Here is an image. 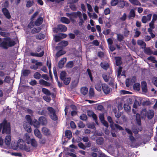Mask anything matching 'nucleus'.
<instances>
[{
	"mask_svg": "<svg viewBox=\"0 0 157 157\" xmlns=\"http://www.w3.org/2000/svg\"><path fill=\"white\" fill-rule=\"evenodd\" d=\"M124 107L125 110L127 112L129 111L131 109L130 106L127 104H124Z\"/></svg>",
	"mask_w": 157,
	"mask_h": 157,
	"instance_id": "obj_51",
	"label": "nucleus"
},
{
	"mask_svg": "<svg viewBox=\"0 0 157 157\" xmlns=\"http://www.w3.org/2000/svg\"><path fill=\"white\" fill-rule=\"evenodd\" d=\"M24 140L26 142L27 144H30L31 139H30L29 135L28 133H25L23 137Z\"/></svg>",
	"mask_w": 157,
	"mask_h": 157,
	"instance_id": "obj_14",
	"label": "nucleus"
},
{
	"mask_svg": "<svg viewBox=\"0 0 157 157\" xmlns=\"http://www.w3.org/2000/svg\"><path fill=\"white\" fill-rule=\"evenodd\" d=\"M44 54V52L42 51L40 53H37L31 52L30 53V55L33 56L41 57L43 56Z\"/></svg>",
	"mask_w": 157,
	"mask_h": 157,
	"instance_id": "obj_24",
	"label": "nucleus"
},
{
	"mask_svg": "<svg viewBox=\"0 0 157 157\" xmlns=\"http://www.w3.org/2000/svg\"><path fill=\"white\" fill-rule=\"evenodd\" d=\"M47 65L48 66V69H49V74L50 77L52 78V73L50 69L51 67V64L50 62H49V60L48 59L47 61Z\"/></svg>",
	"mask_w": 157,
	"mask_h": 157,
	"instance_id": "obj_33",
	"label": "nucleus"
},
{
	"mask_svg": "<svg viewBox=\"0 0 157 157\" xmlns=\"http://www.w3.org/2000/svg\"><path fill=\"white\" fill-rule=\"evenodd\" d=\"M42 17L39 18L35 22V25L36 26L40 25L42 22Z\"/></svg>",
	"mask_w": 157,
	"mask_h": 157,
	"instance_id": "obj_36",
	"label": "nucleus"
},
{
	"mask_svg": "<svg viewBox=\"0 0 157 157\" xmlns=\"http://www.w3.org/2000/svg\"><path fill=\"white\" fill-rule=\"evenodd\" d=\"M30 73V71L29 70H25L23 71V74L24 76H27Z\"/></svg>",
	"mask_w": 157,
	"mask_h": 157,
	"instance_id": "obj_59",
	"label": "nucleus"
},
{
	"mask_svg": "<svg viewBox=\"0 0 157 157\" xmlns=\"http://www.w3.org/2000/svg\"><path fill=\"white\" fill-rule=\"evenodd\" d=\"M34 77L35 78L38 79L40 78L41 75L39 73L36 72L34 74Z\"/></svg>",
	"mask_w": 157,
	"mask_h": 157,
	"instance_id": "obj_63",
	"label": "nucleus"
},
{
	"mask_svg": "<svg viewBox=\"0 0 157 157\" xmlns=\"http://www.w3.org/2000/svg\"><path fill=\"white\" fill-rule=\"evenodd\" d=\"M73 66V63L72 61H69L66 65L67 67L71 68Z\"/></svg>",
	"mask_w": 157,
	"mask_h": 157,
	"instance_id": "obj_58",
	"label": "nucleus"
},
{
	"mask_svg": "<svg viewBox=\"0 0 157 157\" xmlns=\"http://www.w3.org/2000/svg\"><path fill=\"white\" fill-rule=\"evenodd\" d=\"M154 23L155 22L153 21H151L149 24V28L148 29V30H152L153 29L155 28L154 26Z\"/></svg>",
	"mask_w": 157,
	"mask_h": 157,
	"instance_id": "obj_43",
	"label": "nucleus"
},
{
	"mask_svg": "<svg viewBox=\"0 0 157 157\" xmlns=\"http://www.w3.org/2000/svg\"><path fill=\"white\" fill-rule=\"evenodd\" d=\"M141 88L143 94H146L147 92V89L146 82L143 81L141 82Z\"/></svg>",
	"mask_w": 157,
	"mask_h": 157,
	"instance_id": "obj_9",
	"label": "nucleus"
},
{
	"mask_svg": "<svg viewBox=\"0 0 157 157\" xmlns=\"http://www.w3.org/2000/svg\"><path fill=\"white\" fill-rule=\"evenodd\" d=\"M136 119L138 125H140L141 124L140 118V115L139 114H137L136 115Z\"/></svg>",
	"mask_w": 157,
	"mask_h": 157,
	"instance_id": "obj_49",
	"label": "nucleus"
},
{
	"mask_svg": "<svg viewBox=\"0 0 157 157\" xmlns=\"http://www.w3.org/2000/svg\"><path fill=\"white\" fill-rule=\"evenodd\" d=\"M66 73L65 71H63L61 72L60 75V77L61 80H63L65 78H66Z\"/></svg>",
	"mask_w": 157,
	"mask_h": 157,
	"instance_id": "obj_46",
	"label": "nucleus"
},
{
	"mask_svg": "<svg viewBox=\"0 0 157 157\" xmlns=\"http://www.w3.org/2000/svg\"><path fill=\"white\" fill-rule=\"evenodd\" d=\"M17 143L18 148L23 150H24L27 152L30 151V148L26 145L25 142L22 139H19Z\"/></svg>",
	"mask_w": 157,
	"mask_h": 157,
	"instance_id": "obj_2",
	"label": "nucleus"
},
{
	"mask_svg": "<svg viewBox=\"0 0 157 157\" xmlns=\"http://www.w3.org/2000/svg\"><path fill=\"white\" fill-rule=\"evenodd\" d=\"M66 136L68 138H71L72 136V133L69 130H67L65 132Z\"/></svg>",
	"mask_w": 157,
	"mask_h": 157,
	"instance_id": "obj_42",
	"label": "nucleus"
},
{
	"mask_svg": "<svg viewBox=\"0 0 157 157\" xmlns=\"http://www.w3.org/2000/svg\"><path fill=\"white\" fill-rule=\"evenodd\" d=\"M116 64L117 66L120 65L121 63V57H115Z\"/></svg>",
	"mask_w": 157,
	"mask_h": 157,
	"instance_id": "obj_44",
	"label": "nucleus"
},
{
	"mask_svg": "<svg viewBox=\"0 0 157 157\" xmlns=\"http://www.w3.org/2000/svg\"><path fill=\"white\" fill-rule=\"evenodd\" d=\"M44 35L42 34H39L36 36V38L40 40L43 39L44 38Z\"/></svg>",
	"mask_w": 157,
	"mask_h": 157,
	"instance_id": "obj_60",
	"label": "nucleus"
},
{
	"mask_svg": "<svg viewBox=\"0 0 157 157\" xmlns=\"http://www.w3.org/2000/svg\"><path fill=\"white\" fill-rule=\"evenodd\" d=\"M11 141V136L10 135L6 136L5 139V143L7 145L10 144Z\"/></svg>",
	"mask_w": 157,
	"mask_h": 157,
	"instance_id": "obj_16",
	"label": "nucleus"
},
{
	"mask_svg": "<svg viewBox=\"0 0 157 157\" xmlns=\"http://www.w3.org/2000/svg\"><path fill=\"white\" fill-rule=\"evenodd\" d=\"M67 59L66 58H63L62 59L59 63V68H62L63 66L64 63L66 62Z\"/></svg>",
	"mask_w": 157,
	"mask_h": 157,
	"instance_id": "obj_19",
	"label": "nucleus"
},
{
	"mask_svg": "<svg viewBox=\"0 0 157 157\" xmlns=\"http://www.w3.org/2000/svg\"><path fill=\"white\" fill-rule=\"evenodd\" d=\"M61 21L63 23L68 24L69 23L70 21L67 18L64 17H62L60 19Z\"/></svg>",
	"mask_w": 157,
	"mask_h": 157,
	"instance_id": "obj_28",
	"label": "nucleus"
},
{
	"mask_svg": "<svg viewBox=\"0 0 157 157\" xmlns=\"http://www.w3.org/2000/svg\"><path fill=\"white\" fill-rule=\"evenodd\" d=\"M11 146L12 148L13 149L16 150L18 148V147L17 146V143H12L11 144Z\"/></svg>",
	"mask_w": 157,
	"mask_h": 157,
	"instance_id": "obj_56",
	"label": "nucleus"
},
{
	"mask_svg": "<svg viewBox=\"0 0 157 157\" xmlns=\"http://www.w3.org/2000/svg\"><path fill=\"white\" fill-rule=\"evenodd\" d=\"M88 16L89 17L93 19H96L98 17L97 15L94 13H91L90 12H88Z\"/></svg>",
	"mask_w": 157,
	"mask_h": 157,
	"instance_id": "obj_35",
	"label": "nucleus"
},
{
	"mask_svg": "<svg viewBox=\"0 0 157 157\" xmlns=\"http://www.w3.org/2000/svg\"><path fill=\"white\" fill-rule=\"evenodd\" d=\"M25 118L27 121L29 122V123L30 124H33V121H32V119L29 115H27L26 116Z\"/></svg>",
	"mask_w": 157,
	"mask_h": 157,
	"instance_id": "obj_47",
	"label": "nucleus"
},
{
	"mask_svg": "<svg viewBox=\"0 0 157 157\" xmlns=\"http://www.w3.org/2000/svg\"><path fill=\"white\" fill-rule=\"evenodd\" d=\"M39 120L40 123L42 125H45L47 124L46 119L43 117H40Z\"/></svg>",
	"mask_w": 157,
	"mask_h": 157,
	"instance_id": "obj_25",
	"label": "nucleus"
},
{
	"mask_svg": "<svg viewBox=\"0 0 157 157\" xmlns=\"http://www.w3.org/2000/svg\"><path fill=\"white\" fill-rule=\"evenodd\" d=\"M141 117L143 118H146L147 116V113L146 109H143L141 112Z\"/></svg>",
	"mask_w": 157,
	"mask_h": 157,
	"instance_id": "obj_34",
	"label": "nucleus"
},
{
	"mask_svg": "<svg viewBox=\"0 0 157 157\" xmlns=\"http://www.w3.org/2000/svg\"><path fill=\"white\" fill-rule=\"evenodd\" d=\"M148 60L150 61L153 63L157 62V60L155 59V58L153 56H151L148 57Z\"/></svg>",
	"mask_w": 157,
	"mask_h": 157,
	"instance_id": "obj_48",
	"label": "nucleus"
},
{
	"mask_svg": "<svg viewBox=\"0 0 157 157\" xmlns=\"http://www.w3.org/2000/svg\"><path fill=\"white\" fill-rule=\"evenodd\" d=\"M148 6H152L153 4H155L157 6V0H154V1H151V0H148Z\"/></svg>",
	"mask_w": 157,
	"mask_h": 157,
	"instance_id": "obj_38",
	"label": "nucleus"
},
{
	"mask_svg": "<svg viewBox=\"0 0 157 157\" xmlns=\"http://www.w3.org/2000/svg\"><path fill=\"white\" fill-rule=\"evenodd\" d=\"M102 88L105 94H107L110 93V89L107 84H102Z\"/></svg>",
	"mask_w": 157,
	"mask_h": 157,
	"instance_id": "obj_7",
	"label": "nucleus"
},
{
	"mask_svg": "<svg viewBox=\"0 0 157 157\" xmlns=\"http://www.w3.org/2000/svg\"><path fill=\"white\" fill-rule=\"evenodd\" d=\"M43 134L45 136H48L50 135L51 132L50 130L46 127H43L41 130Z\"/></svg>",
	"mask_w": 157,
	"mask_h": 157,
	"instance_id": "obj_11",
	"label": "nucleus"
},
{
	"mask_svg": "<svg viewBox=\"0 0 157 157\" xmlns=\"http://www.w3.org/2000/svg\"><path fill=\"white\" fill-rule=\"evenodd\" d=\"M42 64L41 62H36L35 65H31L30 68L31 69L34 70H36L38 68V66H42Z\"/></svg>",
	"mask_w": 157,
	"mask_h": 157,
	"instance_id": "obj_17",
	"label": "nucleus"
},
{
	"mask_svg": "<svg viewBox=\"0 0 157 157\" xmlns=\"http://www.w3.org/2000/svg\"><path fill=\"white\" fill-rule=\"evenodd\" d=\"M110 76V75H107L106 74H104L102 75V77L104 81L105 82H107L109 81V78Z\"/></svg>",
	"mask_w": 157,
	"mask_h": 157,
	"instance_id": "obj_31",
	"label": "nucleus"
},
{
	"mask_svg": "<svg viewBox=\"0 0 157 157\" xmlns=\"http://www.w3.org/2000/svg\"><path fill=\"white\" fill-rule=\"evenodd\" d=\"M15 44V42L11 40L10 38L6 37L4 38V41L1 43L0 45L3 48L7 49L8 47L13 46Z\"/></svg>",
	"mask_w": 157,
	"mask_h": 157,
	"instance_id": "obj_1",
	"label": "nucleus"
},
{
	"mask_svg": "<svg viewBox=\"0 0 157 157\" xmlns=\"http://www.w3.org/2000/svg\"><path fill=\"white\" fill-rule=\"evenodd\" d=\"M79 15L80 17H81L82 19V21H83V22H81V23H80V21L79 22V25L80 26H81L83 24L84 22L86 20L87 16L86 15L85 13H83L82 14L81 13L80 14H79Z\"/></svg>",
	"mask_w": 157,
	"mask_h": 157,
	"instance_id": "obj_12",
	"label": "nucleus"
},
{
	"mask_svg": "<svg viewBox=\"0 0 157 157\" xmlns=\"http://www.w3.org/2000/svg\"><path fill=\"white\" fill-rule=\"evenodd\" d=\"M41 30V28L40 27L37 28H34L32 30V33H39Z\"/></svg>",
	"mask_w": 157,
	"mask_h": 157,
	"instance_id": "obj_45",
	"label": "nucleus"
},
{
	"mask_svg": "<svg viewBox=\"0 0 157 157\" xmlns=\"http://www.w3.org/2000/svg\"><path fill=\"white\" fill-rule=\"evenodd\" d=\"M65 53V51L61 50L57 52V53L56 54V56L57 57H59L63 55Z\"/></svg>",
	"mask_w": 157,
	"mask_h": 157,
	"instance_id": "obj_50",
	"label": "nucleus"
},
{
	"mask_svg": "<svg viewBox=\"0 0 157 157\" xmlns=\"http://www.w3.org/2000/svg\"><path fill=\"white\" fill-rule=\"evenodd\" d=\"M81 93L84 95H86L88 93V88L86 87H82L80 89Z\"/></svg>",
	"mask_w": 157,
	"mask_h": 157,
	"instance_id": "obj_26",
	"label": "nucleus"
},
{
	"mask_svg": "<svg viewBox=\"0 0 157 157\" xmlns=\"http://www.w3.org/2000/svg\"><path fill=\"white\" fill-rule=\"evenodd\" d=\"M102 85L101 81H99L96 84L95 88L98 91H100L101 90Z\"/></svg>",
	"mask_w": 157,
	"mask_h": 157,
	"instance_id": "obj_18",
	"label": "nucleus"
},
{
	"mask_svg": "<svg viewBox=\"0 0 157 157\" xmlns=\"http://www.w3.org/2000/svg\"><path fill=\"white\" fill-rule=\"evenodd\" d=\"M31 125H33L34 127L37 128L39 125V122L37 120H35L33 121V124Z\"/></svg>",
	"mask_w": 157,
	"mask_h": 157,
	"instance_id": "obj_54",
	"label": "nucleus"
},
{
	"mask_svg": "<svg viewBox=\"0 0 157 157\" xmlns=\"http://www.w3.org/2000/svg\"><path fill=\"white\" fill-rule=\"evenodd\" d=\"M88 115L89 116L92 117H93L94 120H95L96 123L97 124H98L97 122L96 121V120L97 119V116L92 111H88Z\"/></svg>",
	"mask_w": 157,
	"mask_h": 157,
	"instance_id": "obj_23",
	"label": "nucleus"
},
{
	"mask_svg": "<svg viewBox=\"0 0 157 157\" xmlns=\"http://www.w3.org/2000/svg\"><path fill=\"white\" fill-rule=\"evenodd\" d=\"M140 84L138 83H135L133 86V88L135 90L139 91L140 90Z\"/></svg>",
	"mask_w": 157,
	"mask_h": 157,
	"instance_id": "obj_39",
	"label": "nucleus"
},
{
	"mask_svg": "<svg viewBox=\"0 0 157 157\" xmlns=\"http://www.w3.org/2000/svg\"><path fill=\"white\" fill-rule=\"evenodd\" d=\"M129 1L133 5L136 6H140L141 4L137 0H129Z\"/></svg>",
	"mask_w": 157,
	"mask_h": 157,
	"instance_id": "obj_30",
	"label": "nucleus"
},
{
	"mask_svg": "<svg viewBox=\"0 0 157 157\" xmlns=\"http://www.w3.org/2000/svg\"><path fill=\"white\" fill-rule=\"evenodd\" d=\"M135 16V11L134 9H131L129 12L128 17L129 19L132 17L134 18Z\"/></svg>",
	"mask_w": 157,
	"mask_h": 157,
	"instance_id": "obj_27",
	"label": "nucleus"
},
{
	"mask_svg": "<svg viewBox=\"0 0 157 157\" xmlns=\"http://www.w3.org/2000/svg\"><path fill=\"white\" fill-rule=\"evenodd\" d=\"M80 12L78 11L77 12H73L71 13H67L66 15L67 16L69 17L70 19L72 21H74L75 18L78 17L80 19V23H81V22H82L83 21H82V19L81 17L79 15V14H80Z\"/></svg>",
	"mask_w": 157,
	"mask_h": 157,
	"instance_id": "obj_3",
	"label": "nucleus"
},
{
	"mask_svg": "<svg viewBox=\"0 0 157 157\" xmlns=\"http://www.w3.org/2000/svg\"><path fill=\"white\" fill-rule=\"evenodd\" d=\"M39 83L41 85H44L47 86H49L51 85L50 83L43 79H40V80Z\"/></svg>",
	"mask_w": 157,
	"mask_h": 157,
	"instance_id": "obj_22",
	"label": "nucleus"
},
{
	"mask_svg": "<svg viewBox=\"0 0 157 157\" xmlns=\"http://www.w3.org/2000/svg\"><path fill=\"white\" fill-rule=\"evenodd\" d=\"M2 11L5 16L8 19L10 18V15L8 10L6 8H3Z\"/></svg>",
	"mask_w": 157,
	"mask_h": 157,
	"instance_id": "obj_20",
	"label": "nucleus"
},
{
	"mask_svg": "<svg viewBox=\"0 0 157 157\" xmlns=\"http://www.w3.org/2000/svg\"><path fill=\"white\" fill-rule=\"evenodd\" d=\"M101 67L105 70H107L109 67V65L108 63L106 62H102L101 64Z\"/></svg>",
	"mask_w": 157,
	"mask_h": 157,
	"instance_id": "obj_32",
	"label": "nucleus"
},
{
	"mask_svg": "<svg viewBox=\"0 0 157 157\" xmlns=\"http://www.w3.org/2000/svg\"><path fill=\"white\" fill-rule=\"evenodd\" d=\"M117 39L120 41L123 40L124 38V36L122 35L118 34L117 36Z\"/></svg>",
	"mask_w": 157,
	"mask_h": 157,
	"instance_id": "obj_52",
	"label": "nucleus"
},
{
	"mask_svg": "<svg viewBox=\"0 0 157 157\" xmlns=\"http://www.w3.org/2000/svg\"><path fill=\"white\" fill-rule=\"evenodd\" d=\"M137 43L142 48L144 49V51L145 53L147 54V50L146 48V44L141 40H138L137 41Z\"/></svg>",
	"mask_w": 157,
	"mask_h": 157,
	"instance_id": "obj_5",
	"label": "nucleus"
},
{
	"mask_svg": "<svg viewBox=\"0 0 157 157\" xmlns=\"http://www.w3.org/2000/svg\"><path fill=\"white\" fill-rule=\"evenodd\" d=\"M78 146L80 148L83 150H85L86 147L82 143H80L78 144Z\"/></svg>",
	"mask_w": 157,
	"mask_h": 157,
	"instance_id": "obj_55",
	"label": "nucleus"
},
{
	"mask_svg": "<svg viewBox=\"0 0 157 157\" xmlns=\"http://www.w3.org/2000/svg\"><path fill=\"white\" fill-rule=\"evenodd\" d=\"M126 84L127 87H129L131 85H132V82L129 78L127 79L126 81Z\"/></svg>",
	"mask_w": 157,
	"mask_h": 157,
	"instance_id": "obj_61",
	"label": "nucleus"
},
{
	"mask_svg": "<svg viewBox=\"0 0 157 157\" xmlns=\"http://www.w3.org/2000/svg\"><path fill=\"white\" fill-rule=\"evenodd\" d=\"M58 29L59 31L63 32L66 31L67 30V27L65 25H58Z\"/></svg>",
	"mask_w": 157,
	"mask_h": 157,
	"instance_id": "obj_15",
	"label": "nucleus"
},
{
	"mask_svg": "<svg viewBox=\"0 0 157 157\" xmlns=\"http://www.w3.org/2000/svg\"><path fill=\"white\" fill-rule=\"evenodd\" d=\"M23 127L25 130L28 132H31L32 131L31 127L29 123L25 122L23 124Z\"/></svg>",
	"mask_w": 157,
	"mask_h": 157,
	"instance_id": "obj_10",
	"label": "nucleus"
},
{
	"mask_svg": "<svg viewBox=\"0 0 157 157\" xmlns=\"http://www.w3.org/2000/svg\"><path fill=\"white\" fill-rule=\"evenodd\" d=\"M109 84L112 85L113 84L114 82V78L113 77H112L110 75L109 78Z\"/></svg>",
	"mask_w": 157,
	"mask_h": 157,
	"instance_id": "obj_57",
	"label": "nucleus"
},
{
	"mask_svg": "<svg viewBox=\"0 0 157 157\" xmlns=\"http://www.w3.org/2000/svg\"><path fill=\"white\" fill-rule=\"evenodd\" d=\"M152 82L154 84L156 87L157 86V78L154 77L152 78Z\"/></svg>",
	"mask_w": 157,
	"mask_h": 157,
	"instance_id": "obj_64",
	"label": "nucleus"
},
{
	"mask_svg": "<svg viewBox=\"0 0 157 157\" xmlns=\"http://www.w3.org/2000/svg\"><path fill=\"white\" fill-rule=\"evenodd\" d=\"M118 6L120 8H124L125 6H128V4L127 2L121 0L118 2Z\"/></svg>",
	"mask_w": 157,
	"mask_h": 157,
	"instance_id": "obj_8",
	"label": "nucleus"
},
{
	"mask_svg": "<svg viewBox=\"0 0 157 157\" xmlns=\"http://www.w3.org/2000/svg\"><path fill=\"white\" fill-rule=\"evenodd\" d=\"M71 80V78L69 77H67L63 80L64 83L66 85L68 84Z\"/></svg>",
	"mask_w": 157,
	"mask_h": 157,
	"instance_id": "obj_41",
	"label": "nucleus"
},
{
	"mask_svg": "<svg viewBox=\"0 0 157 157\" xmlns=\"http://www.w3.org/2000/svg\"><path fill=\"white\" fill-rule=\"evenodd\" d=\"M39 142L40 143L42 144H44L46 142V139L45 138H42V137L40 138H39Z\"/></svg>",
	"mask_w": 157,
	"mask_h": 157,
	"instance_id": "obj_62",
	"label": "nucleus"
},
{
	"mask_svg": "<svg viewBox=\"0 0 157 157\" xmlns=\"http://www.w3.org/2000/svg\"><path fill=\"white\" fill-rule=\"evenodd\" d=\"M47 109L48 111V114L51 118L53 120H56L57 117L55 113V110L52 108L50 107H48Z\"/></svg>",
	"mask_w": 157,
	"mask_h": 157,
	"instance_id": "obj_4",
	"label": "nucleus"
},
{
	"mask_svg": "<svg viewBox=\"0 0 157 157\" xmlns=\"http://www.w3.org/2000/svg\"><path fill=\"white\" fill-rule=\"evenodd\" d=\"M68 42L67 41H63L59 43V44L62 47H65L68 45Z\"/></svg>",
	"mask_w": 157,
	"mask_h": 157,
	"instance_id": "obj_53",
	"label": "nucleus"
},
{
	"mask_svg": "<svg viewBox=\"0 0 157 157\" xmlns=\"http://www.w3.org/2000/svg\"><path fill=\"white\" fill-rule=\"evenodd\" d=\"M117 106H114L113 107V112L115 113V116L117 118H119L121 116V113L117 109Z\"/></svg>",
	"mask_w": 157,
	"mask_h": 157,
	"instance_id": "obj_13",
	"label": "nucleus"
},
{
	"mask_svg": "<svg viewBox=\"0 0 157 157\" xmlns=\"http://www.w3.org/2000/svg\"><path fill=\"white\" fill-rule=\"evenodd\" d=\"M30 142V144H31V145L32 146L35 147H36L37 146V142L35 139H31Z\"/></svg>",
	"mask_w": 157,
	"mask_h": 157,
	"instance_id": "obj_40",
	"label": "nucleus"
},
{
	"mask_svg": "<svg viewBox=\"0 0 157 157\" xmlns=\"http://www.w3.org/2000/svg\"><path fill=\"white\" fill-rule=\"evenodd\" d=\"M126 130L127 132L130 135V136H129V138L132 143V144H131V146L132 147H136L133 145V143L134 142L135 140L134 138L132 136V131L130 130L128 128H126Z\"/></svg>",
	"mask_w": 157,
	"mask_h": 157,
	"instance_id": "obj_6",
	"label": "nucleus"
},
{
	"mask_svg": "<svg viewBox=\"0 0 157 157\" xmlns=\"http://www.w3.org/2000/svg\"><path fill=\"white\" fill-rule=\"evenodd\" d=\"M42 91L47 95H51L50 92L46 88H43L42 89Z\"/></svg>",
	"mask_w": 157,
	"mask_h": 157,
	"instance_id": "obj_37",
	"label": "nucleus"
},
{
	"mask_svg": "<svg viewBox=\"0 0 157 157\" xmlns=\"http://www.w3.org/2000/svg\"><path fill=\"white\" fill-rule=\"evenodd\" d=\"M154 115V112L153 110H150L148 112V119H151L152 118Z\"/></svg>",
	"mask_w": 157,
	"mask_h": 157,
	"instance_id": "obj_29",
	"label": "nucleus"
},
{
	"mask_svg": "<svg viewBox=\"0 0 157 157\" xmlns=\"http://www.w3.org/2000/svg\"><path fill=\"white\" fill-rule=\"evenodd\" d=\"M34 132L35 136L38 138H40L42 137V135L38 129H35L34 131Z\"/></svg>",
	"mask_w": 157,
	"mask_h": 157,
	"instance_id": "obj_21",
	"label": "nucleus"
}]
</instances>
